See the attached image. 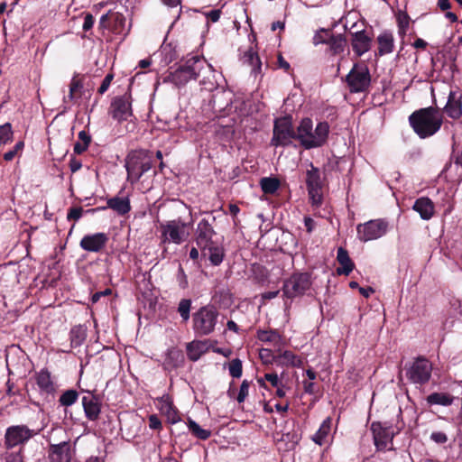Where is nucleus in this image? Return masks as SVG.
I'll list each match as a JSON object with an SVG mask.
<instances>
[{
	"mask_svg": "<svg viewBox=\"0 0 462 462\" xmlns=\"http://www.w3.org/2000/svg\"><path fill=\"white\" fill-rule=\"evenodd\" d=\"M413 131L420 138H428L435 134L441 127L443 116L437 106H429L414 111L409 116Z\"/></svg>",
	"mask_w": 462,
	"mask_h": 462,
	"instance_id": "1",
	"label": "nucleus"
},
{
	"mask_svg": "<svg viewBox=\"0 0 462 462\" xmlns=\"http://www.w3.org/2000/svg\"><path fill=\"white\" fill-rule=\"evenodd\" d=\"M206 66V60L199 56L181 60L178 67L173 71H170L163 81L171 82L179 88L183 87L190 80H197Z\"/></svg>",
	"mask_w": 462,
	"mask_h": 462,
	"instance_id": "2",
	"label": "nucleus"
},
{
	"mask_svg": "<svg viewBox=\"0 0 462 462\" xmlns=\"http://www.w3.org/2000/svg\"><path fill=\"white\" fill-rule=\"evenodd\" d=\"M152 167V152L149 150H133L126 156L125 169L127 180L132 183L137 182Z\"/></svg>",
	"mask_w": 462,
	"mask_h": 462,
	"instance_id": "3",
	"label": "nucleus"
},
{
	"mask_svg": "<svg viewBox=\"0 0 462 462\" xmlns=\"http://www.w3.org/2000/svg\"><path fill=\"white\" fill-rule=\"evenodd\" d=\"M372 77L365 62H356L346 76L345 82L350 93H365L371 87Z\"/></svg>",
	"mask_w": 462,
	"mask_h": 462,
	"instance_id": "4",
	"label": "nucleus"
},
{
	"mask_svg": "<svg viewBox=\"0 0 462 462\" xmlns=\"http://www.w3.org/2000/svg\"><path fill=\"white\" fill-rule=\"evenodd\" d=\"M163 242L180 245L188 239L192 228V223H186L180 217L162 223L160 226Z\"/></svg>",
	"mask_w": 462,
	"mask_h": 462,
	"instance_id": "5",
	"label": "nucleus"
},
{
	"mask_svg": "<svg viewBox=\"0 0 462 462\" xmlns=\"http://www.w3.org/2000/svg\"><path fill=\"white\" fill-rule=\"evenodd\" d=\"M324 180L319 169L310 162V169L305 172V183L310 202L313 207L319 208L323 203Z\"/></svg>",
	"mask_w": 462,
	"mask_h": 462,
	"instance_id": "6",
	"label": "nucleus"
},
{
	"mask_svg": "<svg viewBox=\"0 0 462 462\" xmlns=\"http://www.w3.org/2000/svg\"><path fill=\"white\" fill-rule=\"evenodd\" d=\"M218 311L214 306L200 308L193 314V329L199 336L211 334L217 322Z\"/></svg>",
	"mask_w": 462,
	"mask_h": 462,
	"instance_id": "7",
	"label": "nucleus"
},
{
	"mask_svg": "<svg viewBox=\"0 0 462 462\" xmlns=\"http://www.w3.org/2000/svg\"><path fill=\"white\" fill-rule=\"evenodd\" d=\"M295 140V130L291 116H282L275 119L271 140L272 146H289L291 140Z\"/></svg>",
	"mask_w": 462,
	"mask_h": 462,
	"instance_id": "8",
	"label": "nucleus"
},
{
	"mask_svg": "<svg viewBox=\"0 0 462 462\" xmlns=\"http://www.w3.org/2000/svg\"><path fill=\"white\" fill-rule=\"evenodd\" d=\"M388 229V222L384 219H373L356 226L357 237L362 242L375 240L384 236Z\"/></svg>",
	"mask_w": 462,
	"mask_h": 462,
	"instance_id": "9",
	"label": "nucleus"
},
{
	"mask_svg": "<svg viewBox=\"0 0 462 462\" xmlns=\"http://www.w3.org/2000/svg\"><path fill=\"white\" fill-rule=\"evenodd\" d=\"M37 434L38 430L30 429L23 424L10 426L5 430V445L7 448L23 445Z\"/></svg>",
	"mask_w": 462,
	"mask_h": 462,
	"instance_id": "10",
	"label": "nucleus"
},
{
	"mask_svg": "<svg viewBox=\"0 0 462 462\" xmlns=\"http://www.w3.org/2000/svg\"><path fill=\"white\" fill-rule=\"evenodd\" d=\"M108 114L118 123L127 121L133 116L131 94L125 93L122 96L115 97L111 101Z\"/></svg>",
	"mask_w": 462,
	"mask_h": 462,
	"instance_id": "11",
	"label": "nucleus"
},
{
	"mask_svg": "<svg viewBox=\"0 0 462 462\" xmlns=\"http://www.w3.org/2000/svg\"><path fill=\"white\" fill-rule=\"evenodd\" d=\"M431 372V363L424 357H418L407 369L406 376L412 383L424 384L430 381Z\"/></svg>",
	"mask_w": 462,
	"mask_h": 462,
	"instance_id": "12",
	"label": "nucleus"
},
{
	"mask_svg": "<svg viewBox=\"0 0 462 462\" xmlns=\"http://www.w3.org/2000/svg\"><path fill=\"white\" fill-rule=\"evenodd\" d=\"M371 430L374 446L377 451L393 450V431L391 427L374 421L371 424Z\"/></svg>",
	"mask_w": 462,
	"mask_h": 462,
	"instance_id": "13",
	"label": "nucleus"
},
{
	"mask_svg": "<svg viewBox=\"0 0 462 462\" xmlns=\"http://www.w3.org/2000/svg\"><path fill=\"white\" fill-rule=\"evenodd\" d=\"M216 236L217 233L208 219L202 218L198 223L194 233V240L203 254H206L207 247L217 242L213 239Z\"/></svg>",
	"mask_w": 462,
	"mask_h": 462,
	"instance_id": "14",
	"label": "nucleus"
},
{
	"mask_svg": "<svg viewBox=\"0 0 462 462\" xmlns=\"http://www.w3.org/2000/svg\"><path fill=\"white\" fill-rule=\"evenodd\" d=\"M125 23L126 19L123 14L108 11V13L101 16L99 28L106 29L114 34H122L125 31Z\"/></svg>",
	"mask_w": 462,
	"mask_h": 462,
	"instance_id": "15",
	"label": "nucleus"
},
{
	"mask_svg": "<svg viewBox=\"0 0 462 462\" xmlns=\"http://www.w3.org/2000/svg\"><path fill=\"white\" fill-rule=\"evenodd\" d=\"M108 240V236L102 232L86 235L81 238L79 246L87 252L99 253L106 247Z\"/></svg>",
	"mask_w": 462,
	"mask_h": 462,
	"instance_id": "16",
	"label": "nucleus"
},
{
	"mask_svg": "<svg viewBox=\"0 0 462 462\" xmlns=\"http://www.w3.org/2000/svg\"><path fill=\"white\" fill-rule=\"evenodd\" d=\"M73 450L69 442L63 441L51 444L49 448L48 457L50 462H71Z\"/></svg>",
	"mask_w": 462,
	"mask_h": 462,
	"instance_id": "17",
	"label": "nucleus"
},
{
	"mask_svg": "<svg viewBox=\"0 0 462 462\" xmlns=\"http://www.w3.org/2000/svg\"><path fill=\"white\" fill-rule=\"evenodd\" d=\"M350 35L352 50L357 57L370 51L373 40L365 30L350 32Z\"/></svg>",
	"mask_w": 462,
	"mask_h": 462,
	"instance_id": "18",
	"label": "nucleus"
},
{
	"mask_svg": "<svg viewBox=\"0 0 462 462\" xmlns=\"http://www.w3.org/2000/svg\"><path fill=\"white\" fill-rule=\"evenodd\" d=\"M329 133V125L327 122H320L317 125L312 133L311 140L304 142V148L310 150L312 148L321 147L326 143Z\"/></svg>",
	"mask_w": 462,
	"mask_h": 462,
	"instance_id": "19",
	"label": "nucleus"
},
{
	"mask_svg": "<svg viewBox=\"0 0 462 462\" xmlns=\"http://www.w3.org/2000/svg\"><path fill=\"white\" fill-rule=\"evenodd\" d=\"M156 407L162 414L167 417L169 422L174 424L180 420L177 409L173 405V402L170 395L164 394L156 400Z\"/></svg>",
	"mask_w": 462,
	"mask_h": 462,
	"instance_id": "20",
	"label": "nucleus"
},
{
	"mask_svg": "<svg viewBox=\"0 0 462 462\" xmlns=\"http://www.w3.org/2000/svg\"><path fill=\"white\" fill-rule=\"evenodd\" d=\"M312 285V276L309 272H295L284 282L282 289H310Z\"/></svg>",
	"mask_w": 462,
	"mask_h": 462,
	"instance_id": "21",
	"label": "nucleus"
},
{
	"mask_svg": "<svg viewBox=\"0 0 462 462\" xmlns=\"http://www.w3.org/2000/svg\"><path fill=\"white\" fill-rule=\"evenodd\" d=\"M443 112L452 119H458L462 116V94L450 91Z\"/></svg>",
	"mask_w": 462,
	"mask_h": 462,
	"instance_id": "22",
	"label": "nucleus"
},
{
	"mask_svg": "<svg viewBox=\"0 0 462 462\" xmlns=\"http://www.w3.org/2000/svg\"><path fill=\"white\" fill-rule=\"evenodd\" d=\"M82 405L84 408L86 417L90 420H97L100 414V402L99 400L88 393L82 398Z\"/></svg>",
	"mask_w": 462,
	"mask_h": 462,
	"instance_id": "23",
	"label": "nucleus"
},
{
	"mask_svg": "<svg viewBox=\"0 0 462 462\" xmlns=\"http://www.w3.org/2000/svg\"><path fill=\"white\" fill-rule=\"evenodd\" d=\"M412 208L418 212L424 220L430 219L434 215V204L431 199L427 197L417 199Z\"/></svg>",
	"mask_w": 462,
	"mask_h": 462,
	"instance_id": "24",
	"label": "nucleus"
},
{
	"mask_svg": "<svg viewBox=\"0 0 462 462\" xmlns=\"http://www.w3.org/2000/svg\"><path fill=\"white\" fill-rule=\"evenodd\" d=\"M337 261L339 266L337 268L338 274L348 275L354 269V263L349 257L348 252L344 247H339L337 252Z\"/></svg>",
	"mask_w": 462,
	"mask_h": 462,
	"instance_id": "25",
	"label": "nucleus"
},
{
	"mask_svg": "<svg viewBox=\"0 0 462 462\" xmlns=\"http://www.w3.org/2000/svg\"><path fill=\"white\" fill-rule=\"evenodd\" d=\"M313 133V123L310 118H303L299 126L297 127V131H295V140L300 141V144L304 147V142H309L311 140Z\"/></svg>",
	"mask_w": 462,
	"mask_h": 462,
	"instance_id": "26",
	"label": "nucleus"
},
{
	"mask_svg": "<svg viewBox=\"0 0 462 462\" xmlns=\"http://www.w3.org/2000/svg\"><path fill=\"white\" fill-rule=\"evenodd\" d=\"M378 54L383 56L393 51L394 39L390 32H383L377 37Z\"/></svg>",
	"mask_w": 462,
	"mask_h": 462,
	"instance_id": "27",
	"label": "nucleus"
},
{
	"mask_svg": "<svg viewBox=\"0 0 462 462\" xmlns=\"http://www.w3.org/2000/svg\"><path fill=\"white\" fill-rule=\"evenodd\" d=\"M208 343L206 341L194 340L187 344V355L191 361H197L208 351Z\"/></svg>",
	"mask_w": 462,
	"mask_h": 462,
	"instance_id": "28",
	"label": "nucleus"
},
{
	"mask_svg": "<svg viewBox=\"0 0 462 462\" xmlns=\"http://www.w3.org/2000/svg\"><path fill=\"white\" fill-rule=\"evenodd\" d=\"M107 208L113 209L118 215L124 216L131 210L130 199L120 197L111 198L107 200Z\"/></svg>",
	"mask_w": 462,
	"mask_h": 462,
	"instance_id": "29",
	"label": "nucleus"
},
{
	"mask_svg": "<svg viewBox=\"0 0 462 462\" xmlns=\"http://www.w3.org/2000/svg\"><path fill=\"white\" fill-rule=\"evenodd\" d=\"M206 255H208V260L210 261L212 265L217 266L219 265L225 257V250L224 247L218 243L216 242L207 247Z\"/></svg>",
	"mask_w": 462,
	"mask_h": 462,
	"instance_id": "30",
	"label": "nucleus"
},
{
	"mask_svg": "<svg viewBox=\"0 0 462 462\" xmlns=\"http://www.w3.org/2000/svg\"><path fill=\"white\" fill-rule=\"evenodd\" d=\"M83 84L81 79L77 77H73L70 84H69V94L64 97L63 102L68 103H75L78 99L81 97L82 95Z\"/></svg>",
	"mask_w": 462,
	"mask_h": 462,
	"instance_id": "31",
	"label": "nucleus"
},
{
	"mask_svg": "<svg viewBox=\"0 0 462 462\" xmlns=\"http://www.w3.org/2000/svg\"><path fill=\"white\" fill-rule=\"evenodd\" d=\"M346 38L343 34H331L328 42V51L332 55L341 54L346 46Z\"/></svg>",
	"mask_w": 462,
	"mask_h": 462,
	"instance_id": "32",
	"label": "nucleus"
},
{
	"mask_svg": "<svg viewBox=\"0 0 462 462\" xmlns=\"http://www.w3.org/2000/svg\"><path fill=\"white\" fill-rule=\"evenodd\" d=\"M276 361L280 365L286 366L300 367L303 365L302 358L291 351L282 352L277 356Z\"/></svg>",
	"mask_w": 462,
	"mask_h": 462,
	"instance_id": "33",
	"label": "nucleus"
},
{
	"mask_svg": "<svg viewBox=\"0 0 462 462\" xmlns=\"http://www.w3.org/2000/svg\"><path fill=\"white\" fill-rule=\"evenodd\" d=\"M427 402L430 405L448 406L453 402V397L446 393H433L427 397Z\"/></svg>",
	"mask_w": 462,
	"mask_h": 462,
	"instance_id": "34",
	"label": "nucleus"
},
{
	"mask_svg": "<svg viewBox=\"0 0 462 462\" xmlns=\"http://www.w3.org/2000/svg\"><path fill=\"white\" fill-rule=\"evenodd\" d=\"M36 382L42 391L48 393L54 391V386L49 372L42 370L36 376Z\"/></svg>",
	"mask_w": 462,
	"mask_h": 462,
	"instance_id": "35",
	"label": "nucleus"
},
{
	"mask_svg": "<svg viewBox=\"0 0 462 462\" xmlns=\"http://www.w3.org/2000/svg\"><path fill=\"white\" fill-rule=\"evenodd\" d=\"M280 185V180L277 178L264 177L260 180V186L264 194H274L279 189Z\"/></svg>",
	"mask_w": 462,
	"mask_h": 462,
	"instance_id": "36",
	"label": "nucleus"
},
{
	"mask_svg": "<svg viewBox=\"0 0 462 462\" xmlns=\"http://www.w3.org/2000/svg\"><path fill=\"white\" fill-rule=\"evenodd\" d=\"M91 142V136L86 131L79 133V141L74 143L73 151L76 154H82L87 151Z\"/></svg>",
	"mask_w": 462,
	"mask_h": 462,
	"instance_id": "37",
	"label": "nucleus"
},
{
	"mask_svg": "<svg viewBox=\"0 0 462 462\" xmlns=\"http://www.w3.org/2000/svg\"><path fill=\"white\" fill-rule=\"evenodd\" d=\"M331 419L327 418L320 425L319 430L313 436L312 439L319 445H322L324 439L328 436L331 429Z\"/></svg>",
	"mask_w": 462,
	"mask_h": 462,
	"instance_id": "38",
	"label": "nucleus"
},
{
	"mask_svg": "<svg viewBox=\"0 0 462 462\" xmlns=\"http://www.w3.org/2000/svg\"><path fill=\"white\" fill-rule=\"evenodd\" d=\"M398 33L401 37H404L409 28L411 18L406 12L399 11L396 15Z\"/></svg>",
	"mask_w": 462,
	"mask_h": 462,
	"instance_id": "39",
	"label": "nucleus"
},
{
	"mask_svg": "<svg viewBox=\"0 0 462 462\" xmlns=\"http://www.w3.org/2000/svg\"><path fill=\"white\" fill-rule=\"evenodd\" d=\"M188 428L192 435L199 439H208L211 435L210 430L202 429L196 421L190 419L188 421Z\"/></svg>",
	"mask_w": 462,
	"mask_h": 462,
	"instance_id": "40",
	"label": "nucleus"
},
{
	"mask_svg": "<svg viewBox=\"0 0 462 462\" xmlns=\"http://www.w3.org/2000/svg\"><path fill=\"white\" fill-rule=\"evenodd\" d=\"M14 131L10 123L0 125V147L13 142Z\"/></svg>",
	"mask_w": 462,
	"mask_h": 462,
	"instance_id": "41",
	"label": "nucleus"
},
{
	"mask_svg": "<svg viewBox=\"0 0 462 462\" xmlns=\"http://www.w3.org/2000/svg\"><path fill=\"white\" fill-rule=\"evenodd\" d=\"M244 63H247L253 68L254 71H257L261 69V60L257 54V52L254 51L252 49L245 52L243 56Z\"/></svg>",
	"mask_w": 462,
	"mask_h": 462,
	"instance_id": "42",
	"label": "nucleus"
},
{
	"mask_svg": "<svg viewBox=\"0 0 462 462\" xmlns=\"http://www.w3.org/2000/svg\"><path fill=\"white\" fill-rule=\"evenodd\" d=\"M183 361V355L180 350L176 348L169 349L167 352V356L165 359V363L168 365L172 367L179 366Z\"/></svg>",
	"mask_w": 462,
	"mask_h": 462,
	"instance_id": "43",
	"label": "nucleus"
},
{
	"mask_svg": "<svg viewBox=\"0 0 462 462\" xmlns=\"http://www.w3.org/2000/svg\"><path fill=\"white\" fill-rule=\"evenodd\" d=\"M24 148V142L19 141L8 152H5L3 158L5 162H12L16 156H21Z\"/></svg>",
	"mask_w": 462,
	"mask_h": 462,
	"instance_id": "44",
	"label": "nucleus"
},
{
	"mask_svg": "<svg viewBox=\"0 0 462 462\" xmlns=\"http://www.w3.org/2000/svg\"><path fill=\"white\" fill-rule=\"evenodd\" d=\"M79 394L75 390H68L64 392L60 397V402L62 406H70L76 402Z\"/></svg>",
	"mask_w": 462,
	"mask_h": 462,
	"instance_id": "45",
	"label": "nucleus"
},
{
	"mask_svg": "<svg viewBox=\"0 0 462 462\" xmlns=\"http://www.w3.org/2000/svg\"><path fill=\"white\" fill-rule=\"evenodd\" d=\"M331 32L326 29L319 30L313 36L312 42L315 46L319 44H328Z\"/></svg>",
	"mask_w": 462,
	"mask_h": 462,
	"instance_id": "46",
	"label": "nucleus"
},
{
	"mask_svg": "<svg viewBox=\"0 0 462 462\" xmlns=\"http://www.w3.org/2000/svg\"><path fill=\"white\" fill-rule=\"evenodd\" d=\"M258 338L263 342H271V343H278L280 341V336L275 331H259Z\"/></svg>",
	"mask_w": 462,
	"mask_h": 462,
	"instance_id": "47",
	"label": "nucleus"
},
{
	"mask_svg": "<svg viewBox=\"0 0 462 462\" xmlns=\"http://www.w3.org/2000/svg\"><path fill=\"white\" fill-rule=\"evenodd\" d=\"M229 374L234 378H239L242 375V361L238 358L233 359L228 366Z\"/></svg>",
	"mask_w": 462,
	"mask_h": 462,
	"instance_id": "48",
	"label": "nucleus"
},
{
	"mask_svg": "<svg viewBox=\"0 0 462 462\" xmlns=\"http://www.w3.org/2000/svg\"><path fill=\"white\" fill-rule=\"evenodd\" d=\"M190 304V300L186 299L181 300L179 304L178 311L185 321L189 319Z\"/></svg>",
	"mask_w": 462,
	"mask_h": 462,
	"instance_id": "49",
	"label": "nucleus"
},
{
	"mask_svg": "<svg viewBox=\"0 0 462 462\" xmlns=\"http://www.w3.org/2000/svg\"><path fill=\"white\" fill-rule=\"evenodd\" d=\"M249 387H250V383L246 380H244L240 385L239 393L236 397V400L239 403L243 402L245 400V398L248 396Z\"/></svg>",
	"mask_w": 462,
	"mask_h": 462,
	"instance_id": "50",
	"label": "nucleus"
},
{
	"mask_svg": "<svg viewBox=\"0 0 462 462\" xmlns=\"http://www.w3.org/2000/svg\"><path fill=\"white\" fill-rule=\"evenodd\" d=\"M82 213L83 208L81 207H72L68 211L67 219L69 221H78L82 217Z\"/></svg>",
	"mask_w": 462,
	"mask_h": 462,
	"instance_id": "51",
	"label": "nucleus"
},
{
	"mask_svg": "<svg viewBox=\"0 0 462 462\" xmlns=\"http://www.w3.org/2000/svg\"><path fill=\"white\" fill-rule=\"evenodd\" d=\"M113 79H114V74L113 73H108V74L106 75V77L104 78L100 87L97 89V93L99 95H103L108 89V88H109Z\"/></svg>",
	"mask_w": 462,
	"mask_h": 462,
	"instance_id": "52",
	"label": "nucleus"
},
{
	"mask_svg": "<svg viewBox=\"0 0 462 462\" xmlns=\"http://www.w3.org/2000/svg\"><path fill=\"white\" fill-rule=\"evenodd\" d=\"M264 380L269 382L272 386L278 387L281 384V380L277 374L268 373L264 374Z\"/></svg>",
	"mask_w": 462,
	"mask_h": 462,
	"instance_id": "53",
	"label": "nucleus"
},
{
	"mask_svg": "<svg viewBox=\"0 0 462 462\" xmlns=\"http://www.w3.org/2000/svg\"><path fill=\"white\" fill-rule=\"evenodd\" d=\"M430 439L438 444L446 443L448 440L447 435L440 431L432 432L430 435Z\"/></svg>",
	"mask_w": 462,
	"mask_h": 462,
	"instance_id": "54",
	"label": "nucleus"
},
{
	"mask_svg": "<svg viewBox=\"0 0 462 462\" xmlns=\"http://www.w3.org/2000/svg\"><path fill=\"white\" fill-rule=\"evenodd\" d=\"M94 23H95L94 16L90 13L86 14V15L84 16V23H83V26H82L83 30L85 32L89 31L93 27Z\"/></svg>",
	"mask_w": 462,
	"mask_h": 462,
	"instance_id": "55",
	"label": "nucleus"
},
{
	"mask_svg": "<svg viewBox=\"0 0 462 462\" xmlns=\"http://www.w3.org/2000/svg\"><path fill=\"white\" fill-rule=\"evenodd\" d=\"M149 427L152 430H160L162 428V422L157 415L152 414L149 416Z\"/></svg>",
	"mask_w": 462,
	"mask_h": 462,
	"instance_id": "56",
	"label": "nucleus"
},
{
	"mask_svg": "<svg viewBox=\"0 0 462 462\" xmlns=\"http://www.w3.org/2000/svg\"><path fill=\"white\" fill-rule=\"evenodd\" d=\"M207 18L212 23H217L221 15V11L219 9H214L206 14Z\"/></svg>",
	"mask_w": 462,
	"mask_h": 462,
	"instance_id": "57",
	"label": "nucleus"
},
{
	"mask_svg": "<svg viewBox=\"0 0 462 462\" xmlns=\"http://www.w3.org/2000/svg\"><path fill=\"white\" fill-rule=\"evenodd\" d=\"M228 208H229V213L233 217L234 224L236 226L237 222H238L236 217H237V214L240 212V208L236 204H229Z\"/></svg>",
	"mask_w": 462,
	"mask_h": 462,
	"instance_id": "58",
	"label": "nucleus"
},
{
	"mask_svg": "<svg viewBox=\"0 0 462 462\" xmlns=\"http://www.w3.org/2000/svg\"><path fill=\"white\" fill-rule=\"evenodd\" d=\"M304 226L306 227L307 232L310 234L316 226V222L310 217H305Z\"/></svg>",
	"mask_w": 462,
	"mask_h": 462,
	"instance_id": "59",
	"label": "nucleus"
},
{
	"mask_svg": "<svg viewBox=\"0 0 462 462\" xmlns=\"http://www.w3.org/2000/svg\"><path fill=\"white\" fill-rule=\"evenodd\" d=\"M302 383L305 393L310 394L315 393V383L312 381H303Z\"/></svg>",
	"mask_w": 462,
	"mask_h": 462,
	"instance_id": "60",
	"label": "nucleus"
},
{
	"mask_svg": "<svg viewBox=\"0 0 462 462\" xmlns=\"http://www.w3.org/2000/svg\"><path fill=\"white\" fill-rule=\"evenodd\" d=\"M278 65L279 68L283 69L285 71H289L291 68L290 63L285 60L282 54H279L278 56Z\"/></svg>",
	"mask_w": 462,
	"mask_h": 462,
	"instance_id": "61",
	"label": "nucleus"
},
{
	"mask_svg": "<svg viewBox=\"0 0 462 462\" xmlns=\"http://www.w3.org/2000/svg\"><path fill=\"white\" fill-rule=\"evenodd\" d=\"M111 291H99L98 292L95 293L91 298L92 303H96L97 301H98V300L102 296L110 295Z\"/></svg>",
	"mask_w": 462,
	"mask_h": 462,
	"instance_id": "62",
	"label": "nucleus"
},
{
	"mask_svg": "<svg viewBox=\"0 0 462 462\" xmlns=\"http://www.w3.org/2000/svg\"><path fill=\"white\" fill-rule=\"evenodd\" d=\"M6 462H23L20 454H11L6 458Z\"/></svg>",
	"mask_w": 462,
	"mask_h": 462,
	"instance_id": "63",
	"label": "nucleus"
},
{
	"mask_svg": "<svg viewBox=\"0 0 462 462\" xmlns=\"http://www.w3.org/2000/svg\"><path fill=\"white\" fill-rule=\"evenodd\" d=\"M454 163L457 168H460L459 175L462 176V152L457 155Z\"/></svg>",
	"mask_w": 462,
	"mask_h": 462,
	"instance_id": "64",
	"label": "nucleus"
}]
</instances>
